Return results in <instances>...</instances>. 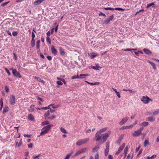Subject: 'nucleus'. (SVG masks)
<instances>
[{
	"label": "nucleus",
	"instance_id": "obj_47",
	"mask_svg": "<svg viewBox=\"0 0 159 159\" xmlns=\"http://www.w3.org/2000/svg\"><path fill=\"white\" fill-rule=\"evenodd\" d=\"M5 90L6 92L7 93H8L9 92V88L7 87V86H5Z\"/></svg>",
	"mask_w": 159,
	"mask_h": 159
},
{
	"label": "nucleus",
	"instance_id": "obj_48",
	"mask_svg": "<svg viewBox=\"0 0 159 159\" xmlns=\"http://www.w3.org/2000/svg\"><path fill=\"white\" fill-rule=\"evenodd\" d=\"M104 9L106 10H114V8L108 7H105L104 8Z\"/></svg>",
	"mask_w": 159,
	"mask_h": 159
},
{
	"label": "nucleus",
	"instance_id": "obj_53",
	"mask_svg": "<svg viewBox=\"0 0 159 159\" xmlns=\"http://www.w3.org/2000/svg\"><path fill=\"white\" fill-rule=\"evenodd\" d=\"M71 155V154H68L64 159H69Z\"/></svg>",
	"mask_w": 159,
	"mask_h": 159
},
{
	"label": "nucleus",
	"instance_id": "obj_2",
	"mask_svg": "<svg viewBox=\"0 0 159 159\" xmlns=\"http://www.w3.org/2000/svg\"><path fill=\"white\" fill-rule=\"evenodd\" d=\"M52 125H49L44 127L43 129H44L40 133V135H43L47 133L49 131L51 126H52Z\"/></svg>",
	"mask_w": 159,
	"mask_h": 159
},
{
	"label": "nucleus",
	"instance_id": "obj_34",
	"mask_svg": "<svg viewBox=\"0 0 159 159\" xmlns=\"http://www.w3.org/2000/svg\"><path fill=\"white\" fill-rule=\"evenodd\" d=\"M40 42V40H38L36 43V47L37 49H38L39 48V44Z\"/></svg>",
	"mask_w": 159,
	"mask_h": 159
},
{
	"label": "nucleus",
	"instance_id": "obj_13",
	"mask_svg": "<svg viewBox=\"0 0 159 159\" xmlns=\"http://www.w3.org/2000/svg\"><path fill=\"white\" fill-rule=\"evenodd\" d=\"M155 119L154 117L152 116H149L146 118V120L150 122H153L155 120Z\"/></svg>",
	"mask_w": 159,
	"mask_h": 159
},
{
	"label": "nucleus",
	"instance_id": "obj_27",
	"mask_svg": "<svg viewBox=\"0 0 159 159\" xmlns=\"http://www.w3.org/2000/svg\"><path fill=\"white\" fill-rule=\"evenodd\" d=\"M35 78L36 79H37V80L38 81H39L41 82L43 84H44L45 83V82L41 78L35 77Z\"/></svg>",
	"mask_w": 159,
	"mask_h": 159
},
{
	"label": "nucleus",
	"instance_id": "obj_54",
	"mask_svg": "<svg viewBox=\"0 0 159 159\" xmlns=\"http://www.w3.org/2000/svg\"><path fill=\"white\" fill-rule=\"evenodd\" d=\"M60 53L62 55H64L65 54V52L62 49H60Z\"/></svg>",
	"mask_w": 159,
	"mask_h": 159
},
{
	"label": "nucleus",
	"instance_id": "obj_19",
	"mask_svg": "<svg viewBox=\"0 0 159 159\" xmlns=\"http://www.w3.org/2000/svg\"><path fill=\"white\" fill-rule=\"evenodd\" d=\"M124 137V134L121 135L118 139L117 141V143L119 144L121 142V141L123 139Z\"/></svg>",
	"mask_w": 159,
	"mask_h": 159
},
{
	"label": "nucleus",
	"instance_id": "obj_39",
	"mask_svg": "<svg viewBox=\"0 0 159 159\" xmlns=\"http://www.w3.org/2000/svg\"><path fill=\"white\" fill-rule=\"evenodd\" d=\"M154 3L153 2L152 3H149V4H147L146 8H148L149 7H150L151 6H153L152 7H154Z\"/></svg>",
	"mask_w": 159,
	"mask_h": 159
},
{
	"label": "nucleus",
	"instance_id": "obj_24",
	"mask_svg": "<svg viewBox=\"0 0 159 159\" xmlns=\"http://www.w3.org/2000/svg\"><path fill=\"white\" fill-rule=\"evenodd\" d=\"M42 3L41 0H37L35 1L34 2V6L37 5Z\"/></svg>",
	"mask_w": 159,
	"mask_h": 159
},
{
	"label": "nucleus",
	"instance_id": "obj_30",
	"mask_svg": "<svg viewBox=\"0 0 159 159\" xmlns=\"http://www.w3.org/2000/svg\"><path fill=\"white\" fill-rule=\"evenodd\" d=\"M99 149V147H95L93 148L92 152H97Z\"/></svg>",
	"mask_w": 159,
	"mask_h": 159
},
{
	"label": "nucleus",
	"instance_id": "obj_43",
	"mask_svg": "<svg viewBox=\"0 0 159 159\" xmlns=\"http://www.w3.org/2000/svg\"><path fill=\"white\" fill-rule=\"evenodd\" d=\"M16 145H17V147H20L21 145L22 144V143L21 142V140H20V141L19 142H16Z\"/></svg>",
	"mask_w": 159,
	"mask_h": 159
},
{
	"label": "nucleus",
	"instance_id": "obj_9",
	"mask_svg": "<svg viewBox=\"0 0 159 159\" xmlns=\"http://www.w3.org/2000/svg\"><path fill=\"white\" fill-rule=\"evenodd\" d=\"M128 120V119L127 117L122 119L119 123L120 125H123Z\"/></svg>",
	"mask_w": 159,
	"mask_h": 159
},
{
	"label": "nucleus",
	"instance_id": "obj_23",
	"mask_svg": "<svg viewBox=\"0 0 159 159\" xmlns=\"http://www.w3.org/2000/svg\"><path fill=\"white\" fill-rule=\"evenodd\" d=\"M85 82L89 84H91L92 85H98L100 84V83L98 82H96L94 83H91L89 82L86 81H85Z\"/></svg>",
	"mask_w": 159,
	"mask_h": 159
},
{
	"label": "nucleus",
	"instance_id": "obj_33",
	"mask_svg": "<svg viewBox=\"0 0 159 159\" xmlns=\"http://www.w3.org/2000/svg\"><path fill=\"white\" fill-rule=\"evenodd\" d=\"M128 150V146H126L124 150V153L125 154V157L126 156V155L127 154V153Z\"/></svg>",
	"mask_w": 159,
	"mask_h": 159
},
{
	"label": "nucleus",
	"instance_id": "obj_50",
	"mask_svg": "<svg viewBox=\"0 0 159 159\" xmlns=\"http://www.w3.org/2000/svg\"><path fill=\"white\" fill-rule=\"evenodd\" d=\"M127 128H130L129 126H123L120 129H123Z\"/></svg>",
	"mask_w": 159,
	"mask_h": 159
},
{
	"label": "nucleus",
	"instance_id": "obj_31",
	"mask_svg": "<svg viewBox=\"0 0 159 159\" xmlns=\"http://www.w3.org/2000/svg\"><path fill=\"white\" fill-rule=\"evenodd\" d=\"M97 56V54L94 53H92L90 56V57L91 59H93Z\"/></svg>",
	"mask_w": 159,
	"mask_h": 159
},
{
	"label": "nucleus",
	"instance_id": "obj_6",
	"mask_svg": "<svg viewBox=\"0 0 159 159\" xmlns=\"http://www.w3.org/2000/svg\"><path fill=\"white\" fill-rule=\"evenodd\" d=\"M125 146V143H123L122 145L119 147V149L116 152L115 154L116 155L118 154L124 149Z\"/></svg>",
	"mask_w": 159,
	"mask_h": 159
},
{
	"label": "nucleus",
	"instance_id": "obj_7",
	"mask_svg": "<svg viewBox=\"0 0 159 159\" xmlns=\"http://www.w3.org/2000/svg\"><path fill=\"white\" fill-rule=\"evenodd\" d=\"M12 74L14 76L16 77H18L19 78H21V77L20 73L18 72L16 70H13Z\"/></svg>",
	"mask_w": 159,
	"mask_h": 159
},
{
	"label": "nucleus",
	"instance_id": "obj_57",
	"mask_svg": "<svg viewBox=\"0 0 159 159\" xmlns=\"http://www.w3.org/2000/svg\"><path fill=\"white\" fill-rule=\"evenodd\" d=\"M99 157V154L98 153H97L95 156V159H98Z\"/></svg>",
	"mask_w": 159,
	"mask_h": 159
},
{
	"label": "nucleus",
	"instance_id": "obj_11",
	"mask_svg": "<svg viewBox=\"0 0 159 159\" xmlns=\"http://www.w3.org/2000/svg\"><path fill=\"white\" fill-rule=\"evenodd\" d=\"M142 132L139 131V130L135 131L134 132L133 134V135L134 136L137 137L139 136V135L142 134Z\"/></svg>",
	"mask_w": 159,
	"mask_h": 159
},
{
	"label": "nucleus",
	"instance_id": "obj_25",
	"mask_svg": "<svg viewBox=\"0 0 159 159\" xmlns=\"http://www.w3.org/2000/svg\"><path fill=\"white\" fill-rule=\"evenodd\" d=\"M83 153L81 149L78 151L74 155V157L78 155H80L81 154Z\"/></svg>",
	"mask_w": 159,
	"mask_h": 159
},
{
	"label": "nucleus",
	"instance_id": "obj_46",
	"mask_svg": "<svg viewBox=\"0 0 159 159\" xmlns=\"http://www.w3.org/2000/svg\"><path fill=\"white\" fill-rule=\"evenodd\" d=\"M12 34L14 36H16L18 34V32L17 31H13Z\"/></svg>",
	"mask_w": 159,
	"mask_h": 159
},
{
	"label": "nucleus",
	"instance_id": "obj_42",
	"mask_svg": "<svg viewBox=\"0 0 159 159\" xmlns=\"http://www.w3.org/2000/svg\"><path fill=\"white\" fill-rule=\"evenodd\" d=\"M109 149L106 148L105 151V156H107L108 155Z\"/></svg>",
	"mask_w": 159,
	"mask_h": 159
},
{
	"label": "nucleus",
	"instance_id": "obj_18",
	"mask_svg": "<svg viewBox=\"0 0 159 159\" xmlns=\"http://www.w3.org/2000/svg\"><path fill=\"white\" fill-rule=\"evenodd\" d=\"M147 62H148L153 67V69L154 70H156L157 68H156V66H155V64L154 63L151 61H149V60H148L147 61Z\"/></svg>",
	"mask_w": 159,
	"mask_h": 159
},
{
	"label": "nucleus",
	"instance_id": "obj_61",
	"mask_svg": "<svg viewBox=\"0 0 159 159\" xmlns=\"http://www.w3.org/2000/svg\"><path fill=\"white\" fill-rule=\"evenodd\" d=\"M99 16H103L105 17H106V16L105 14L104 13H102V12H101L99 14Z\"/></svg>",
	"mask_w": 159,
	"mask_h": 159
},
{
	"label": "nucleus",
	"instance_id": "obj_17",
	"mask_svg": "<svg viewBox=\"0 0 159 159\" xmlns=\"http://www.w3.org/2000/svg\"><path fill=\"white\" fill-rule=\"evenodd\" d=\"M91 68L96 70H98L99 69H101L102 67L99 66L97 64L96 66H91Z\"/></svg>",
	"mask_w": 159,
	"mask_h": 159
},
{
	"label": "nucleus",
	"instance_id": "obj_29",
	"mask_svg": "<svg viewBox=\"0 0 159 159\" xmlns=\"http://www.w3.org/2000/svg\"><path fill=\"white\" fill-rule=\"evenodd\" d=\"M35 40L34 39H32L31 40L30 44L31 46L33 47L35 46Z\"/></svg>",
	"mask_w": 159,
	"mask_h": 159
},
{
	"label": "nucleus",
	"instance_id": "obj_59",
	"mask_svg": "<svg viewBox=\"0 0 159 159\" xmlns=\"http://www.w3.org/2000/svg\"><path fill=\"white\" fill-rule=\"evenodd\" d=\"M106 148L109 149V143H107L106 146Z\"/></svg>",
	"mask_w": 159,
	"mask_h": 159
},
{
	"label": "nucleus",
	"instance_id": "obj_60",
	"mask_svg": "<svg viewBox=\"0 0 159 159\" xmlns=\"http://www.w3.org/2000/svg\"><path fill=\"white\" fill-rule=\"evenodd\" d=\"M40 156H41V154H39L36 155V156H33V158H34V159H36L37 158H38Z\"/></svg>",
	"mask_w": 159,
	"mask_h": 159
},
{
	"label": "nucleus",
	"instance_id": "obj_20",
	"mask_svg": "<svg viewBox=\"0 0 159 159\" xmlns=\"http://www.w3.org/2000/svg\"><path fill=\"white\" fill-rule=\"evenodd\" d=\"M28 119L31 121H33L34 120V118L31 114H29L28 116Z\"/></svg>",
	"mask_w": 159,
	"mask_h": 159
},
{
	"label": "nucleus",
	"instance_id": "obj_35",
	"mask_svg": "<svg viewBox=\"0 0 159 159\" xmlns=\"http://www.w3.org/2000/svg\"><path fill=\"white\" fill-rule=\"evenodd\" d=\"M60 130L61 132L63 133L66 134L67 133L66 130L64 128L62 127H61L60 128Z\"/></svg>",
	"mask_w": 159,
	"mask_h": 159
},
{
	"label": "nucleus",
	"instance_id": "obj_64",
	"mask_svg": "<svg viewBox=\"0 0 159 159\" xmlns=\"http://www.w3.org/2000/svg\"><path fill=\"white\" fill-rule=\"evenodd\" d=\"M116 94L117 96L118 97V98H120V96L119 93V92H116Z\"/></svg>",
	"mask_w": 159,
	"mask_h": 159
},
{
	"label": "nucleus",
	"instance_id": "obj_28",
	"mask_svg": "<svg viewBox=\"0 0 159 159\" xmlns=\"http://www.w3.org/2000/svg\"><path fill=\"white\" fill-rule=\"evenodd\" d=\"M0 111H1L3 107V102L2 98H1L0 100Z\"/></svg>",
	"mask_w": 159,
	"mask_h": 159
},
{
	"label": "nucleus",
	"instance_id": "obj_22",
	"mask_svg": "<svg viewBox=\"0 0 159 159\" xmlns=\"http://www.w3.org/2000/svg\"><path fill=\"white\" fill-rule=\"evenodd\" d=\"M80 76V79H82V78H85L86 77H87L89 76V75L88 74H80L79 75Z\"/></svg>",
	"mask_w": 159,
	"mask_h": 159
},
{
	"label": "nucleus",
	"instance_id": "obj_1",
	"mask_svg": "<svg viewBox=\"0 0 159 159\" xmlns=\"http://www.w3.org/2000/svg\"><path fill=\"white\" fill-rule=\"evenodd\" d=\"M89 140V138H85L80 139L76 142V144L77 146H80L81 145L87 143Z\"/></svg>",
	"mask_w": 159,
	"mask_h": 159
},
{
	"label": "nucleus",
	"instance_id": "obj_10",
	"mask_svg": "<svg viewBox=\"0 0 159 159\" xmlns=\"http://www.w3.org/2000/svg\"><path fill=\"white\" fill-rule=\"evenodd\" d=\"M149 124V123L148 122L144 121L142 123H141L139 124V125L140 126H142L144 127L147 126Z\"/></svg>",
	"mask_w": 159,
	"mask_h": 159
},
{
	"label": "nucleus",
	"instance_id": "obj_38",
	"mask_svg": "<svg viewBox=\"0 0 159 159\" xmlns=\"http://www.w3.org/2000/svg\"><path fill=\"white\" fill-rule=\"evenodd\" d=\"M114 10H119V11L120 10V11H125V9L121 8H120V7L114 8Z\"/></svg>",
	"mask_w": 159,
	"mask_h": 159
},
{
	"label": "nucleus",
	"instance_id": "obj_40",
	"mask_svg": "<svg viewBox=\"0 0 159 159\" xmlns=\"http://www.w3.org/2000/svg\"><path fill=\"white\" fill-rule=\"evenodd\" d=\"M110 21V20L108 19H107L105 20H104V23L105 25H107L109 23Z\"/></svg>",
	"mask_w": 159,
	"mask_h": 159
},
{
	"label": "nucleus",
	"instance_id": "obj_52",
	"mask_svg": "<svg viewBox=\"0 0 159 159\" xmlns=\"http://www.w3.org/2000/svg\"><path fill=\"white\" fill-rule=\"evenodd\" d=\"M56 117V116H53L52 117H49L47 119H50L52 120L55 118Z\"/></svg>",
	"mask_w": 159,
	"mask_h": 159
},
{
	"label": "nucleus",
	"instance_id": "obj_51",
	"mask_svg": "<svg viewBox=\"0 0 159 159\" xmlns=\"http://www.w3.org/2000/svg\"><path fill=\"white\" fill-rule=\"evenodd\" d=\"M49 123V122L48 121H43V125H47Z\"/></svg>",
	"mask_w": 159,
	"mask_h": 159
},
{
	"label": "nucleus",
	"instance_id": "obj_3",
	"mask_svg": "<svg viewBox=\"0 0 159 159\" xmlns=\"http://www.w3.org/2000/svg\"><path fill=\"white\" fill-rule=\"evenodd\" d=\"M111 133L110 131H108L107 133L102 134V139L103 141L102 143H103L106 142L107 138L109 137Z\"/></svg>",
	"mask_w": 159,
	"mask_h": 159
},
{
	"label": "nucleus",
	"instance_id": "obj_49",
	"mask_svg": "<svg viewBox=\"0 0 159 159\" xmlns=\"http://www.w3.org/2000/svg\"><path fill=\"white\" fill-rule=\"evenodd\" d=\"M5 70L6 71V72L8 74V75L10 76L11 75V74L10 72H9V70L7 68H6L5 69Z\"/></svg>",
	"mask_w": 159,
	"mask_h": 159
},
{
	"label": "nucleus",
	"instance_id": "obj_55",
	"mask_svg": "<svg viewBox=\"0 0 159 159\" xmlns=\"http://www.w3.org/2000/svg\"><path fill=\"white\" fill-rule=\"evenodd\" d=\"M57 84L58 85H62L63 84V83L62 82H61L60 81H58L57 82Z\"/></svg>",
	"mask_w": 159,
	"mask_h": 159
},
{
	"label": "nucleus",
	"instance_id": "obj_56",
	"mask_svg": "<svg viewBox=\"0 0 159 159\" xmlns=\"http://www.w3.org/2000/svg\"><path fill=\"white\" fill-rule=\"evenodd\" d=\"M113 18H114V16L113 15H112L110 16L108 19L111 21L113 19Z\"/></svg>",
	"mask_w": 159,
	"mask_h": 159
},
{
	"label": "nucleus",
	"instance_id": "obj_63",
	"mask_svg": "<svg viewBox=\"0 0 159 159\" xmlns=\"http://www.w3.org/2000/svg\"><path fill=\"white\" fill-rule=\"evenodd\" d=\"M52 108H57L59 107L58 105H54L53 104V105H52Z\"/></svg>",
	"mask_w": 159,
	"mask_h": 159
},
{
	"label": "nucleus",
	"instance_id": "obj_45",
	"mask_svg": "<svg viewBox=\"0 0 159 159\" xmlns=\"http://www.w3.org/2000/svg\"><path fill=\"white\" fill-rule=\"evenodd\" d=\"M82 153L88 151V149L87 148H84L81 149Z\"/></svg>",
	"mask_w": 159,
	"mask_h": 159
},
{
	"label": "nucleus",
	"instance_id": "obj_8",
	"mask_svg": "<svg viewBox=\"0 0 159 159\" xmlns=\"http://www.w3.org/2000/svg\"><path fill=\"white\" fill-rule=\"evenodd\" d=\"M101 139V134H97V132L96 133L95 136V138L94 140H95L96 141H99Z\"/></svg>",
	"mask_w": 159,
	"mask_h": 159
},
{
	"label": "nucleus",
	"instance_id": "obj_4",
	"mask_svg": "<svg viewBox=\"0 0 159 159\" xmlns=\"http://www.w3.org/2000/svg\"><path fill=\"white\" fill-rule=\"evenodd\" d=\"M149 100L151 101H152L151 99H150L147 96H146V97L143 96L141 99V101L145 104L148 103L149 102Z\"/></svg>",
	"mask_w": 159,
	"mask_h": 159
},
{
	"label": "nucleus",
	"instance_id": "obj_58",
	"mask_svg": "<svg viewBox=\"0 0 159 159\" xmlns=\"http://www.w3.org/2000/svg\"><path fill=\"white\" fill-rule=\"evenodd\" d=\"M9 2H6L4 3H2V4H1V6H4L6 5H7L8 3Z\"/></svg>",
	"mask_w": 159,
	"mask_h": 159
},
{
	"label": "nucleus",
	"instance_id": "obj_36",
	"mask_svg": "<svg viewBox=\"0 0 159 159\" xmlns=\"http://www.w3.org/2000/svg\"><path fill=\"white\" fill-rule=\"evenodd\" d=\"M159 113V109H157L154 112H153L152 113V114L154 115H158Z\"/></svg>",
	"mask_w": 159,
	"mask_h": 159
},
{
	"label": "nucleus",
	"instance_id": "obj_41",
	"mask_svg": "<svg viewBox=\"0 0 159 159\" xmlns=\"http://www.w3.org/2000/svg\"><path fill=\"white\" fill-rule=\"evenodd\" d=\"M46 41L49 43V44H51V39L48 36L46 37Z\"/></svg>",
	"mask_w": 159,
	"mask_h": 159
},
{
	"label": "nucleus",
	"instance_id": "obj_32",
	"mask_svg": "<svg viewBox=\"0 0 159 159\" xmlns=\"http://www.w3.org/2000/svg\"><path fill=\"white\" fill-rule=\"evenodd\" d=\"M149 141L147 139L145 140L144 142V147H146L147 146V145H148L149 144Z\"/></svg>",
	"mask_w": 159,
	"mask_h": 159
},
{
	"label": "nucleus",
	"instance_id": "obj_21",
	"mask_svg": "<svg viewBox=\"0 0 159 159\" xmlns=\"http://www.w3.org/2000/svg\"><path fill=\"white\" fill-rule=\"evenodd\" d=\"M50 111L49 110H48L44 114V116L46 119H47L49 117L48 116L50 114Z\"/></svg>",
	"mask_w": 159,
	"mask_h": 159
},
{
	"label": "nucleus",
	"instance_id": "obj_62",
	"mask_svg": "<svg viewBox=\"0 0 159 159\" xmlns=\"http://www.w3.org/2000/svg\"><path fill=\"white\" fill-rule=\"evenodd\" d=\"M35 37V35L34 34V33H33V32H32V39H34V38Z\"/></svg>",
	"mask_w": 159,
	"mask_h": 159
},
{
	"label": "nucleus",
	"instance_id": "obj_44",
	"mask_svg": "<svg viewBox=\"0 0 159 159\" xmlns=\"http://www.w3.org/2000/svg\"><path fill=\"white\" fill-rule=\"evenodd\" d=\"M137 120H136L134 123L131 124V125H129L130 128L133 127V126H134V125H135L137 124Z\"/></svg>",
	"mask_w": 159,
	"mask_h": 159
},
{
	"label": "nucleus",
	"instance_id": "obj_16",
	"mask_svg": "<svg viewBox=\"0 0 159 159\" xmlns=\"http://www.w3.org/2000/svg\"><path fill=\"white\" fill-rule=\"evenodd\" d=\"M34 106L33 105H31L29 108H28V110L29 112H32L34 110Z\"/></svg>",
	"mask_w": 159,
	"mask_h": 159
},
{
	"label": "nucleus",
	"instance_id": "obj_14",
	"mask_svg": "<svg viewBox=\"0 0 159 159\" xmlns=\"http://www.w3.org/2000/svg\"><path fill=\"white\" fill-rule=\"evenodd\" d=\"M143 50L146 54L148 55H150L152 53L150 50L147 48H144Z\"/></svg>",
	"mask_w": 159,
	"mask_h": 159
},
{
	"label": "nucleus",
	"instance_id": "obj_26",
	"mask_svg": "<svg viewBox=\"0 0 159 159\" xmlns=\"http://www.w3.org/2000/svg\"><path fill=\"white\" fill-rule=\"evenodd\" d=\"M9 109V107L7 106H6L4 107L3 109V112L4 114L5 113L7 112Z\"/></svg>",
	"mask_w": 159,
	"mask_h": 159
},
{
	"label": "nucleus",
	"instance_id": "obj_15",
	"mask_svg": "<svg viewBox=\"0 0 159 159\" xmlns=\"http://www.w3.org/2000/svg\"><path fill=\"white\" fill-rule=\"evenodd\" d=\"M107 129V127H105L101 129L97 132V134H100L103 132L105 131Z\"/></svg>",
	"mask_w": 159,
	"mask_h": 159
},
{
	"label": "nucleus",
	"instance_id": "obj_37",
	"mask_svg": "<svg viewBox=\"0 0 159 159\" xmlns=\"http://www.w3.org/2000/svg\"><path fill=\"white\" fill-rule=\"evenodd\" d=\"M156 155H153L151 157L148 156L147 157V159H153L156 158Z\"/></svg>",
	"mask_w": 159,
	"mask_h": 159
},
{
	"label": "nucleus",
	"instance_id": "obj_12",
	"mask_svg": "<svg viewBox=\"0 0 159 159\" xmlns=\"http://www.w3.org/2000/svg\"><path fill=\"white\" fill-rule=\"evenodd\" d=\"M51 50L52 51V54L54 55L57 54V51L56 49H55L53 46H51Z\"/></svg>",
	"mask_w": 159,
	"mask_h": 159
},
{
	"label": "nucleus",
	"instance_id": "obj_5",
	"mask_svg": "<svg viewBox=\"0 0 159 159\" xmlns=\"http://www.w3.org/2000/svg\"><path fill=\"white\" fill-rule=\"evenodd\" d=\"M9 102L11 104L14 105L15 103L16 99L15 96L13 95L11 96L9 99Z\"/></svg>",
	"mask_w": 159,
	"mask_h": 159
}]
</instances>
